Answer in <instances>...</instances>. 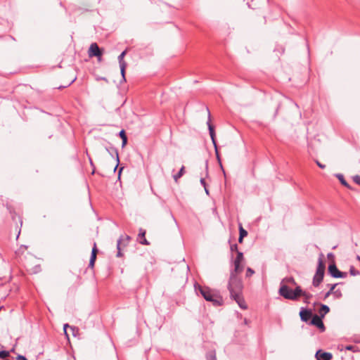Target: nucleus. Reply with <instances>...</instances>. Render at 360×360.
<instances>
[{"label": "nucleus", "instance_id": "72a5a7b5", "mask_svg": "<svg viewBox=\"0 0 360 360\" xmlns=\"http://www.w3.org/2000/svg\"><path fill=\"white\" fill-rule=\"evenodd\" d=\"M70 328V326L68 323L64 324V326H63L64 333L65 334V335L68 338V333H67V328Z\"/></svg>", "mask_w": 360, "mask_h": 360}, {"label": "nucleus", "instance_id": "aec40b11", "mask_svg": "<svg viewBox=\"0 0 360 360\" xmlns=\"http://www.w3.org/2000/svg\"><path fill=\"white\" fill-rule=\"evenodd\" d=\"M336 177L340 180V183L344 185L345 186L347 187V188H350V186L349 185L347 184V182L345 181V179H344V176L342 174H337L336 175Z\"/></svg>", "mask_w": 360, "mask_h": 360}, {"label": "nucleus", "instance_id": "39448f33", "mask_svg": "<svg viewBox=\"0 0 360 360\" xmlns=\"http://www.w3.org/2000/svg\"><path fill=\"white\" fill-rule=\"evenodd\" d=\"M328 272L333 278H345L347 275L346 272H342L338 270L335 264H331L328 266Z\"/></svg>", "mask_w": 360, "mask_h": 360}, {"label": "nucleus", "instance_id": "bb28decb", "mask_svg": "<svg viewBox=\"0 0 360 360\" xmlns=\"http://www.w3.org/2000/svg\"><path fill=\"white\" fill-rule=\"evenodd\" d=\"M120 72H121V75L122 76V79L123 80H126L125 79V69H126V67H127V64H122V65H120Z\"/></svg>", "mask_w": 360, "mask_h": 360}, {"label": "nucleus", "instance_id": "58836bf2", "mask_svg": "<svg viewBox=\"0 0 360 360\" xmlns=\"http://www.w3.org/2000/svg\"><path fill=\"white\" fill-rule=\"evenodd\" d=\"M200 184L204 188L206 187V183L204 178L200 179Z\"/></svg>", "mask_w": 360, "mask_h": 360}, {"label": "nucleus", "instance_id": "e433bc0d", "mask_svg": "<svg viewBox=\"0 0 360 360\" xmlns=\"http://www.w3.org/2000/svg\"><path fill=\"white\" fill-rule=\"evenodd\" d=\"M16 359L17 360H27L25 356L20 355V354L17 356Z\"/></svg>", "mask_w": 360, "mask_h": 360}, {"label": "nucleus", "instance_id": "412c9836", "mask_svg": "<svg viewBox=\"0 0 360 360\" xmlns=\"http://www.w3.org/2000/svg\"><path fill=\"white\" fill-rule=\"evenodd\" d=\"M106 150L109 152V153H110L112 156H113V155H114V154H115V156H116V159H117V165H116V166H115V169L117 168V165H118V163H119L118 152H117V149H115V148H111V150H108V148H107Z\"/></svg>", "mask_w": 360, "mask_h": 360}, {"label": "nucleus", "instance_id": "f3484780", "mask_svg": "<svg viewBox=\"0 0 360 360\" xmlns=\"http://www.w3.org/2000/svg\"><path fill=\"white\" fill-rule=\"evenodd\" d=\"M210 137H211V139H212V141L213 143V145H214V149H215V153H216V155H217V158L218 159V160H219V153H218V150H217V143H216V141H215V132H210Z\"/></svg>", "mask_w": 360, "mask_h": 360}, {"label": "nucleus", "instance_id": "473e14b6", "mask_svg": "<svg viewBox=\"0 0 360 360\" xmlns=\"http://www.w3.org/2000/svg\"><path fill=\"white\" fill-rule=\"evenodd\" d=\"M353 180L355 182V184L360 186V176L356 175L353 177Z\"/></svg>", "mask_w": 360, "mask_h": 360}, {"label": "nucleus", "instance_id": "09e8293b", "mask_svg": "<svg viewBox=\"0 0 360 360\" xmlns=\"http://www.w3.org/2000/svg\"><path fill=\"white\" fill-rule=\"evenodd\" d=\"M102 80L107 81L106 78H105V77H103V78H102Z\"/></svg>", "mask_w": 360, "mask_h": 360}, {"label": "nucleus", "instance_id": "4c0bfd02", "mask_svg": "<svg viewBox=\"0 0 360 360\" xmlns=\"http://www.w3.org/2000/svg\"><path fill=\"white\" fill-rule=\"evenodd\" d=\"M70 329L72 332L73 335L75 336V331H78V328L75 326H70Z\"/></svg>", "mask_w": 360, "mask_h": 360}, {"label": "nucleus", "instance_id": "423d86ee", "mask_svg": "<svg viewBox=\"0 0 360 360\" xmlns=\"http://www.w3.org/2000/svg\"><path fill=\"white\" fill-rule=\"evenodd\" d=\"M243 260V254L241 252H237V257L234 261V271L236 273L242 272L243 267L240 266L241 262Z\"/></svg>", "mask_w": 360, "mask_h": 360}, {"label": "nucleus", "instance_id": "dca6fc26", "mask_svg": "<svg viewBox=\"0 0 360 360\" xmlns=\"http://www.w3.org/2000/svg\"><path fill=\"white\" fill-rule=\"evenodd\" d=\"M330 311L329 307L326 304H321L319 309V314L321 317L323 318L326 314Z\"/></svg>", "mask_w": 360, "mask_h": 360}, {"label": "nucleus", "instance_id": "0eeeda50", "mask_svg": "<svg viewBox=\"0 0 360 360\" xmlns=\"http://www.w3.org/2000/svg\"><path fill=\"white\" fill-rule=\"evenodd\" d=\"M322 317L318 316V315H314L312 319H311V325H314V326H316L317 328H319L322 332L325 331L326 330V328H325V326L322 321Z\"/></svg>", "mask_w": 360, "mask_h": 360}, {"label": "nucleus", "instance_id": "a19ab883", "mask_svg": "<svg viewBox=\"0 0 360 360\" xmlns=\"http://www.w3.org/2000/svg\"><path fill=\"white\" fill-rule=\"evenodd\" d=\"M244 237H242L240 236H239V238H238V242L239 243H242L243 242V239Z\"/></svg>", "mask_w": 360, "mask_h": 360}, {"label": "nucleus", "instance_id": "9d476101", "mask_svg": "<svg viewBox=\"0 0 360 360\" xmlns=\"http://www.w3.org/2000/svg\"><path fill=\"white\" fill-rule=\"evenodd\" d=\"M231 297L238 303L241 309H247V305L243 297H242V294H238L236 295L232 296Z\"/></svg>", "mask_w": 360, "mask_h": 360}, {"label": "nucleus", "instance_id": "1a4fd4ad", "mask_svg": "<svg viewBox=\"0 0 360 360\" xmlns=\"http://www.w3.org/2000/svg\"><path fill=\"white\" fill-rule=\"evenodd\" d=\"M315 356L317 360H331L333 358L331 353L321 352V350L317 351Z\"/></svg>", "mask_w": 360, "mask_h": 360}, {"label": "nucleus", "instance_id": "4468645a", "mask_svg": "<svg viewBox=\"0 0 360 360\" xmlns=\"http://www.w3.org/2000/svg\"><path fill=\"white\" fill-rule=\"evenodd\" d=\"M145 235H146V231L144 229H139V233L138 235V238L140 240L139 243L141 244H143V245H148L149 243L146 239Z\"/></svg>", "mask_w": 360, "mask_h": 360}, {"label": "nucleus", "instance_id": "6e6552de", "mask_svg": "<svg viewBox=\"0 0 360 360\" xmlns=\"http://www.w3.org/2000/svg\"><path fill=\"white\" fill-rule=\"evenodd\" d=\"M102 55V52L100 50L98 46L96 43H93L90 45L89 49V56L90 57L96 56V57H101Z\"/></svg>", "mask_w": 360, "mask_h": 360}, {"label": "nucleus", "instance_id": "f257e3e1", "mask_svg": "<svg viewBox=\"0 0 360 360\" xmlns=\"http://www.w3.org/2000/svg\"><path fill=\"white\" fill-rule=\"evenodd\" d=\"M278 293L285 299L290 300H297L299 297L302 296L304 297V302L307 304L309 302V300L312 297L311 293L303 291L300 285L296 286L294 290L283 286L281 290H278Z\"/></svg>", "mask_w": 360, "mask_h": 360}, {"label": "nucleus", "instance_id": "5701e85b", "mask_svg": "<svg viewBox=\"0 0 360 360\" xmlns=\"http://www.w3.org/2000/svg\"><path fill=\"white\" fill-rule=\"evenodd\" d=\"M97 248H96V244L94 243V248L91 251V258L90 260L95 261L96 258V253H97Z\"/></svg>", "mask_w": 360, "mask_h": 360}, {"label": "nucleus", "instance_id": "2f4dec72", "mask_svg": "<svg viewBox=\"0 0 360 360\" xmlns=\"http://www.w3.org/2000/svg\"><path fill=\"white\" fill-rule=\"evenodd\" d=\"M255 274V271L253 269H252L251 268L248 267L247 269V272H246V276L247 277H250L252 276L253 274Z\"/></svg>", "mask_w": 360, "mask_h": 360}, {"label": "nucleus", "instance_id": "ddd939ff", "mask_svg": "<svg viewBox=\"0 0 360 360\" xmlns=\"http://www.w3.org/2000/svg\"><path fill=\"white\" fill-rule=\"evenodd\" d=\"M323 276H324V274L316 273L313 278V281H312L313 285L314 287H318L322 282V281L323 279Z\"/></svg>", "mask_w": 360, "mask_h": 360}, {"label": "nucleus", "instance_id": "de8ad7c7", "mask_svg": "<svg viewBox=\"0 0 360 360\" xmlns=\"http://www.w3.org/2000/svg\"><path fill=\"white\" fill-rule=\"evenodd\" d=\"M207 168H208V165H207V162H206V164H205V169H206V170H207Z\"/></svg>", "mask_w": 360, "mask_h": 360}, {"label": "nucleus", "instance_id": "a878e982", "mask_svg": "<svg viewBox=\"0 0 360 360\" xmlns=\"http://www.w3.org/2000/svg\"><path fill=\"white\" fill-rule=\"evenodd\" d=\"M120 136L121 137V139H122V146H124L126 143H127V136L125 134V131L124 130H121L120 131Z\"/></svg>", "mask_w": 360, "mask_h": 360}, {"label": "nucleus", "instance_id": "f8f14e48", "mask_svg": "<svg viewBox=\"0 0 360 360\" xmlns=\"http://www.w3.org/2000/svg\"><path fill=\"white\" fill-rule=\"evenodd\" d=\"M288 284H291V285H297L295 280L294 279L293 277H285L283 279H282L281 284H280L279 290H281L283 286H285L286 288H288Z\"/></svg>", "mask_w": 360, "mask_h": 360}, {"label": "nucleus", "instance_id": "c756f323", "mask_svg": "<svg viewBox=\"0 0 360 360\" xmlns=\"http://www.w3.org/2000/svg\"><path fill=\"white\" fill-rule=\"evenodd\" d=\"M9 356V352L0 351V359H5Z\"/></svg>", "mask_w": 360, "mask_h": 360}, {"label": "nucleus", "instance_id": "9b49d317", "mask_svg": "<svg viewBox=\"0 0 360 360\" xmlns=\"http://www.w3.org/2000/svg\"><path fill=\"white\" fill-rule=\"evenodd\" d=\"M300 319L302 321H307L311 316L312 313L310 310L302 308L300 312Z\"/></svg>", "mask_w": 360, "mask_h": 360}, {"label": "nucleus", "instance_id": "4be33fe9", "mask_svg": "<svg viewBox=\"0 0 360 360\" xmlns=\"http://www.w3.org/2000/svg\"><path fill=\"white\" fill-rule=\"evenodd\" d=\"M207 360H217L216 352L214 350H212L206 354Z\"/></svg>", "mask_w": 360, "mask_h": 360}, {"label": "nucleus", "instance_id": "7ed1b4c3", "mask_svg": "<svg viewBox=\"0 0 360 360\" xmlns=\"http://www.w3.org/2000/svg\"><path fill=\"white\" fill-rule=\"evenodd\" d=\"M237 274L238 273H236L234 271L231 273L228 285L231 297L238 294H242L243 283L240 278L237 276Z\"/></svg>", "mask_w": 360, "mask_h": 360}, {"label": "nucleus", "instance_id": "7c9ffc66", "mask_svg": "<svg viewBox=\"0 0 360 360\" xmlns=\"http://www.w3.org/2000/svg\"><path fill=\"white\" fill-rule=\"evenodd\" d=\"M333 295L336 298H340L342 297V292H341L340 290H334Z\"/></svg>", "mask_w": 360, "mask_h": 360}, {"label": "nucleus", "instance_id": "c85d7f7f", "mask_svg": "<svg viewBox=\"0 0 360 360\" xmlns=\"http://www.w3.org/2000/svg\"><path fill=\"white\" fill-rule=\"evenodd\" d=\"M349 273L352 276H357L359 274V271L356 270L353 266L350 267Z\"/></svg>", "mask_w": 360, "mask_h": 360}, {"label": "nucleus", "instance_id": "20e7f679", "mask_svg": "<svg viewBox=\"0 0 360 360\" xmlns=\"http://www.w3.org/2000/svg\"><path fill=\"white\" fill-rule=\"evenodd\" d=\"M130 237L127 235H124V236H121L120 237V238L117 240V257H122V254L121 252V248L122 247H126L129 240H130Z\"/></svg>", "mask_w": 360, "mask_h": 360}, {"label": "nucleus", "instance_id": "393cba45", "mask_svg": "<svg viewBox=\"0 0 360 360\" xmlns=\"http://www.w3.org/2000/svg\"><path fill=\"white\" fill-rule=\"evenodd\" d=\"M207 110L208 112V121H207V124L208 126L209 133L214 132V127L210 123V113L209 109L207 108Z\"/></svg>", "mask_w": 360, "mask_h": 360}, {"label": "nucleus", "instance_id": "f03ea898", "mask_svg": "<svg viewBox=\"0 0 360 360\" xmlns=\"http://www.w3.org/2000/svg\"><path fill=\"white\" fill-rule=\"evenodd\" d=\"M199 291L204 299L211 302L214 306H220L223 304L222 297L217 292L207 287L199 286Z\"/></svg>", "mask_w": 360, "mask_h": 360}, {"label": "nucleus", "instance_id": "37998d69", "mask_svg": "<svg viewBox=\"0 0 360 360\" xmlns=\"http://www.w3.org/2000/svg\"><path fill=\"white\" fill-rule=\"evenodd\" d=\"M89 161H90L91 165L94 167V164H93V162H92L91 158H89Z\"/></svg>", "mask_w": 360, "mask_h": 360}, {"label": "nucleus", "instance_id": "cd10ccee", "mask_svg": "<svg viewBox=\"0 0 360 360\" xmlns=\"http://www.w3.org/2000/svg\"><path fill=\"white\" fill-rule=\"evenodd\" d=\"M248 235L247 231H245L242 226H240L239 228V236L242 237H245Z\"/></svg>", "mask_w": 360, "mask_h": 360}, {"label": "nucleus", "instance_id": "a18cd8bd", "mask_svg": "<svg viewBox=\"0 0 360 360\" xmlns=\"http://www.w3.org/2000/svg\"><path fill=\"white\" fill-rule=\"evenodd\" d=\"M75 79H72V80L69 83V84H68V85H70L72 83H73V82H75Z\"/></svg>", "mask_w": 360, "mask_h": 360}, {"label": "nucleus", "instance_id": "79ce46f5", "mask_svg": "<svg viewBox=\"0 0 360 360\" xmlns=\"http://www.w3.org/2000/svg\"><path fill=\"white\" fill-rule=\"evenodd\" d=\"M205 188V193L209 195V191L208 189L207 188V187L204 188Z\"/></svg>", "mask_w": 360, "mask_h": 360}, {"label": "nucleus", "instance_id": "b1692460", "mask_svg": "<svg viewBox=\"0 0 360 360\" xmlns=\"http://www.w3.org/2000/svg\"><path fill=\"white\" fill-rule=\"evenodd\" d=\"M126 53H127V50L122 51L120 53V55L118 56V61H119L120 65L127 64L125 63V61L124 60V57L125 56Z\"/></svg>", "mask_w": 360, "mask_h": 360}, {"label": "nucleus", "instance_id": "f704fd0d", "mask_svg": "<svg viewBox=\"0 0 360 360\" xmlns=\"http://www.w3.org/2000/svg\"><path fill=\"white\" fill-rule=\"evenodd\" d=\"M315 162H316V165H318V167H320L321 169L326 168V165L322 164V163H321L319 161L316 160Z\"/></svg>", "mask_w": 360, "mask_h": 360}, {"label": "nucleus", "instance_id": "c9c22d12", "mask_svg": "<svg viewBox=\"0 0 360 360\" xmlns=\"http://www.w3.org/2000/svg\"><path fill=\"white\" fill-rule=\"evenodd\" d=\"M231 250L232 252H233V251L238 252V245H237V244H233V245H231Z\"/></svg>", "mask_w": 360, "mask_h": 360}, {"label": "nucleus", "instance_id": "c03bdc74", "mask_svg": "<svg viewBox=\"0 0 360 360\" xmlns=\"http://www.w3.org/2000/svg\"><path fill=\"white\" fill-rule=\"evenodd\" d=\"M352 346H348V347H347V349H348V350H351V349H352Z\"/></svg>", "mask_w": 360, "mask_h": 360}, {"label": "nucleus", "instance_id": "6ab92c4d", "mask_svg": "<svg viewBox=\"0 0 360 360\" xmlns=\"http://www.w3.org/2000/svg\"><path fill=\"white\" fill-rule=\"evenodd\" d=\"M184 169V166H182L179 172L173 176V178L176 182L178 181L179 178H181L184 175L185 172Z\"/></svg>", "mask_w": 360, "mask_h": 360}, {"label": "nucleus", "instance_id": "a211bd4d", "mask_svg": "<svg viewBox=\"0 0 360 360\" xmlns=\"http://www.w3.org/2000/svg\"><path fill=\"white\" fill-rule=\"evenodd\" d=\"M338 284L337 283H335V284H328L327 285L329 287V290L324 295V299H326L328 298L330 295H333V290H335L336 285Z\"/></svg>", "mask_w": 360, "mask_h": 360}, {"label": "nucleus", "instance_id": "ea45409f", "mask_svg": "<svg viewBox=\"0 0 360 360\" xmlns=\"http://www.w3.org/2000/svg\"><path fill=\"white\" fill-rule=\"evenodd\" d=\"M95 261H89V266H94Z\"/></svg>", "mask_w": 360, "mask_h": 360}, {"label": "nucleus", "instance_id": "49530a36", "mask_svg": "<svg viewBox=\"0 0 360 360\" xmlns=\"http://www.w3.org/2000/svg\"><path fill=\"white\" fill-rule=\"evenodd\" d=\"M356 259L359 260L360 262V256L359 255H357L356 256Z\"/></svg>", "mask_w": 360, "mask_h": 360}, {"label": "nucleus", "instance_id": "2eb2a0df", "mask_svg": "<svg viewBox=\"0 0 360 360\" xmlns=\"http://www.w3.org/2000/svg\"><path fill=\"white\" fill-rule=\"evenodd\" d=\"M316 273L321 274H324L325 273V264L321 258H319L318 260V266Z\"/></svg>", "mask_w": 360, "mask_h": 360}]
</instances>
